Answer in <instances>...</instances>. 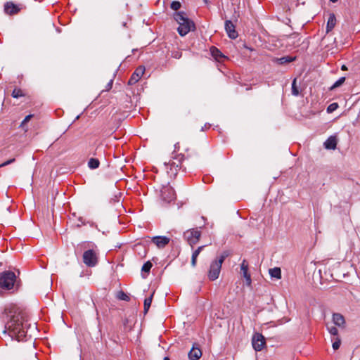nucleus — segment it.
Here are the masks:
<instances>
[{
  "label": "nucleus",
  "mask_w": 360,
  "mask_h": 360,
  "mask_svg": "<svg viewBox=\"0 0 360 360\" xmlns=\"http://www.w3.org/2000/svg\"><path fill=\"white\" fill-rule=\"evenodd\" d=\"M98 250L97 249H89L84 252L82 261L88 267H94L98 264Z\"/></svg>",
  "instance_id": "nucleus-5"
},
{
  "label": "nucleus",
  "mask_w": 360,
  "mask_h": 360,
  "mask_svg": "<svg viewBox=\"0 0 360 360\" xmlns=\"http://www.w3.org/2000/svg\"><path fill=\"white\" fill-rule=\"evenodd\" d=\"M210 53L213 58L218 62H221L226 58L216 46L210 47Z\"/></svg>",
  "instance_id": "nucleus-16"
},
{
  "label": "nucleus",
  "mask_w": 360,
  "mask_h": 360,
  "mask_svg": "<svg viewBox=\"0 0 360 360\" xmlns=\"http://www.w3.org/2000/svg\"><path fill=\"white\" fill-rule=\"evenodd\" d=\"M244 278H245L246 280V284L248 286H250L251 285V283H252V280H251V276H250V274H248L246 276H244Z\"/></svg>",
  "instance_id": "nucleus-36"
},
{
  "label": "nucleus",
  "mask_w": 360,
  "mask_h": 360,
  "mask_svg": "<svg viewBox=\"0 0 360 360\" xmlns=\"http://www.w3.org/2000/svg\"><path fill=\"white\" fill-rule=\"evenodd\" d=\"M4 314L6 317L4 332L13 339L23 340L30 327L27 312L16 304H9L6 306Z\"/></svg>",
  "instance_id": "nucleus-1"
},
{
  "label": "nucleus",
  "mask_w": 360,
  "mask_h": 360,
  "mask_svg": "<svg viewBox=\"0 0 360 360\" xmlns=\"http://www.w3.org/2000/svg\"><path fill=\"white\" fill-rule=\"evenodd\" d=\"M229 255V251H224L219 257L212 262L208 271V278L210 281H215L219 278L221 265Z\"/></svg>",
  "instance_id": "nucleus-4"
},
{
  "label": "nucleus",
  "mask_w": 360,
  "mask_h": 360,
  "mask_svg": "<svg viewBox=\"0 0 360 360\" xmlns=\"http://www.w3.org/2000/svg\"><path fill=\"white\" fill-rule=\"evenodd\" d=\"M24 6L22 4H15L12 1H7L4 4V12L9 15H13L18 13Z\"/></svg>",
  "instance_id": "nucleus-7"
},
{
  "label": "nucleus",
  "mask_w": 360,
  "mask_h": 360,
  "mask_svg": "<svg viewBox=\"0 0 360 360\" xmlns=\"http://www.w3.org/2000/svg\"><path fill=\"white\" fill-rule=\"evenodd\" d=\"M32 116H33L32 115H27V116L25 117V119L22 120V122H21L20 126H21V127H24V125L31 120V118L32 117Z\"/></svg>",
  "instance_id": "nucleus-34"
},
{
  "label": "nucleus",
  "mask_w": 360,
  "mask_h": 360,
  "mask_svg": "<svg viewBox=\"0 0 360 360\" xmlns=\"http://www.w3.org/2000/svg\"><path fill=\"white\" fill-rule=\"evenodd\" d=\"M269 274L272 278L280 279L281 278V270L279 267H274L269 269Z\"/></svg>",
  "instance_id": "nucleus-22"
},
{
  "label": "nucleus",
  "mask_w": 360,
  "mask_h": 360,
  "mask_svg": "<svg viewBox=\"0 0 360 360\" xmlns=\"http://www.w3.org/2000/svg\"><path fill=\"white\" fill-rule=\"evenodd\" d=\"M202 351L198 344H194L188 356L190 360H198L202 356Z\"/></svg>",
  "instance_id": "nucleus-12"
},
{
  "label": "nucleus",
  "mask_w": 360,
  "mask_h": 360,
  "mask_svg": "<svg viewBox=\"0 0 360 360\" xmlns=\"http://www.w3.org/2000/svg\"><path fill=\"white\" fill-rule=\"evenodd\" d=\"M336 18L334 13H330L327 22V32L330 31L335 25Z\"/></svg>",
  "instance_id": "nucleus-19"
},
{
  "label": "nucleus",
  "mask_w": 360,
  "mask_h": 360,
  "mask_svg": "<svg viewBox=\"0 0 360 360\" xmlns=\"http://www.w3.org/2000/svg\"><path fill=\"white\" fill-rule=\"evenodd\" d=\"M184 158V155H178L174 160H171L169 162L170 170L172 173L176 174V172L180 169L182 167V160Z\"/></svg>",
  "instance_id": "nucleus-11"
},
{
  "label": "nucleus",
  "mask_w": 360,
  "mask_h": 360,
  "mask_svg": "<svg viewBox=\"0 0 360 360\" xmlns=\"http://www.w3.org/2000/svg\"><path fill=\"white\" fill-rule=\"evenodd\" d=\"M122 26H123L124 27H127V22H122Z\"/></svg>",
  "instance_id": "nucleus-40"
},
{
  "label": "nucleus",
  "mask_w": 360,
  "mask_h": 360,
  "mask_svg": "<svg viewBox=\"0 0 360 360\" xmlns=\"http://www.w3.org/2000/svg\"><path fill=\"white\" fill-rule=\"evenodd\" d=\"M328 329L329 333L333 336H336L338 333V330L335 326L328 327Z\"/></svg>",
  "instance_id": "nucleus-32"
},
{
  "label": "nucleus",
  "mask_w": 360,
  "mask_h": 360,
  "mask_svg": "<svg viewBox=\"0 0 360 360\" xmlns=\"http://www.w3.org/2000/svg\"><path fill=\"white\" fill-rule=\"evenodd\" d=\"M174 18L179 24L177 31L181 36H185L190 31L195 30V24L187 17L186 13L183 11L176 12L174 14Z\"/></svg>",
  "instance_id": "nucleus-2"
},
{
  "label": "nucleus",
  "mask_w": 360,
  "mask_h": 360,
  "mask_svg": "<svg viewBox=\"0 0 360 360\" xmlns=\"http://www.w3.org/2000/svg\"><path fill=\"white\" fill-rule=\"evenodd\" d=\"M201 236V231L198 229H191L184 233V238L193 248V245L198 243Z\"/></svg>",
  "instance_id": "nucleus-6"
},
{
  "label": "nucleus",
  "mask_w": 360,
  "mask_h": 360,
  "mask_svg": "<svg viewBox=\"0 0 360 360\" xmlns=\"http://www.w3.org/2000/svg\"><path fill=\"white\" fill-rule=\"evenodd\" d=\"M333 321L335 325L338 326H343L345 323L344 316L338 313L333 314Z\"/></svg>",
  "instance_id": "nucleus-17"
},
{
  "label": "nucleus",
  "mask_w": 360,
  "mask_h": 360,
  "mask_svg": "<svg viewBox=\"0 0 360 360\" xmlns=\"http://www.w3.org/2000/svg\"><path fill=\"white\" fill-rule=\"evenodd\" d=\"M172 56L175 58H179L181 56V53L179 52V51H176V52L172 53Z\"/></svg>",
  "instance_id": "nucleus-37"
},
{
  "label": "nucleus",
  "mask_w": 360,
  "mask_h": 360,
  "mask_svg": "<svg viewBox=\"0 0 360 360\" xmlns=\"http://www.w3.org/2000/svg\"><path fill=\"white\" fill-rule=\"evenodd\" d=\"M338 108V104L337 103H333L330 104L327 108V112L331 113L337 110Z\"/></svg>",
  "instance_id": "nucleus-29"
},
{
  "label": "nucleus",
  "mask_w": 360,
  "mask_h": 360,
  "mask_svg": "<svg viewBox=\"0 0 360 360\" xmlns=\"http://www.w3.org/2000/svg\"><path fill=\"white\" fill-rule=\"evenodd\" d=\"M170 7L174 11H178L181 8V3L177 1H174L172 2Z\"/></svg>",
  "instance_id": "nucleus-31"
},
{
  "label": "nucleus",
  "mask_w": 360,
  "mask_h": 360,
  "mask_svg": "<svg viewBox=\"0 0 360 360\" xmlns=\"http://www.w3.org/2000/svg\"><path fill=\"white\" fill-rule=\"evenodd\" d=\"M338 139L335 136H330L323 143V146L327 150H335L337 147Z\"/></svg>",
  "instance_id": "nucleus-15"
},
{
  "label": "nucleus",
  "mask_w": 360,
  "mask_h": 360,
  "mask_svg": "<svg viewBox=\"0 0 360 360\" xmlns=\"http://www.w3.org/2000/svg\"><path fill=\"white\" fill-rule=\"evenodd\" d=\"M345 81V77H340L338 80H337L334 84L332 86L331 89H335V88H337L340 86H341L344 82Z\"/></svg>",
  "instance_id": "nucleus-30"
},
{
  "label": "nucleus",
  "mask_w": 360,
  "mask_h": 360,
  "mask_svg": "<svg viewBox=\"0 0 360 360\" xmlns=\"http://www.w3.org/2000/svg\"><path fill=\"white\" fill-rule=\"evenodd\" d=\"M15 161V158H12V159H10L6 162H4V163L1 164L0 165V167H5L6 165H8L13 162H14Z\"/></svg>",
  "instance_id": "nucleus-35"
},
{
  "label": "nucleus",
  "mask_w": 360,
  "mask_h": 360,
  "mask_svg": "<svg viewBox=\"0 0 360 360\" xmlns=\"http://www.w3.org/2000/svg\"><path fill=\"white\" fill-rule=\"evenodd\" d=\"M153 264L150 261L146 262L142 266V276L146 278L149 274L150 269L152 268Z\"/></svg>",
  "instance_id": "nucleus-21"
},
{
  "label": "nucleus",
  "mask_w": 360,
  "mask_h": 360,
  "mask_svg": "<svg viewBox=\"0 0 360 360\" xmlns=\"http://www.w3.org/2000/svg\"><path fill=\"white\" fill-rule=\"evenodd\" d=\"M225 29L230 38L236 39L238 37V33L235 30V25L231 20H226L225 22Z\"/></svg>",
  "instance_id": "nucleus-14"
},
{
  "label": "nucleus",
  "mask_w": 360,
  "mask_h": 360,
  "mask_svg": "<svg viewBox=\"0 0 360 360\" xmlns=\"http://www.w3.org/2000/svg\"><path fill=\"white\" fill-rule=\"evenodd\" d=\"M20 282L16 280V276L11 271H4L0 273V288L5 290H18Z\"/></svg>",
  "instance_id": "nucleus-3"
},
{
  "label": "nucleus",
  "mask_w": 360,
  "mask_h": 360,
  "mask_svg": "<svg viewBox=\"0 0 360 360\" xmlns=\"http://www.w3.org/2000/svg\"><path fill=\"white\" fill-rule=\"evenodd\" d=\"M161 198L162 200L170 202L175 200L176 194L174 190L169 185L165 186L161 189Z\"/></svg>",
  "instance_id": "nucleus-8"
},
{
  "label": "nucleus",
  "mask_w": 360,
  "mask_h": 360,
  "mask_svg": "<svg viewBox=\"0 0 360 360\" xmlns=\"http://www.w3.org/2000/svg\"><path fill=\"white\" fill-rule=\"evenodd\" d=\"M144 72H145V67L144 66L138 67L135 70V71L134 72V73L132 74L131 77L129 78V79L128 81V84L134 85V84H136L141 79V77L144 74Z\"/></svg>",
  "instance_id": "nucleus-10"
},
{
  "label": "nucleus",
  "mask_w": 360,
  "mask_h": 360,
  "mask_svg": "<svg viewBox=\"0 0 360 360\" xmlns=\"http://www.w3.org/2000/svg\"><path fill=\"white\" fill-rule=\"evenodd\" d=\"M340 346V340L338 338H336L335 340L333 343V348L334 350H337L339 349Z\"/></svg>",
  "instance_id": "nucleus-33"
},
{
  "label": "nucleus",
  "mask_w": 360,
  "mask_h": 360,
  "mask_svg": "<svg viewBox=\"0 0 360 360\" xmlns=\"http://www.w3.org/2000/svg\"><path fill=\"white\" fill-rule=\"evenodd\" d=\"M240 269H241V271L243 274V276L249 274L248 273V265L246 262L245 260H243L242 264H241V266H240Z\"/></svg>",
  "instance_id": "nucleus-28"
},
{
  "label": "nucleus",
  "mask_w": 360,
  "mask_h": 360,
  "mask_svg": "<svg viewBox=\"0 0 360 360\" xmlns=\"http://www.w3.org/2000/svg\"><path fill=\"white\" fill-rule=\"evenodd\" d=\"M299 94V89L297 86V78H295L292 83V94L294 96H298Z\"/></svg>",
  "instance_id": "nucleus-27"
},
{
  "label": "nucleus",
  "mask_w": 360,
  "mask_h": 360,
  "mask_svg": "<svg viewBox=\"0 0 360 360\" xmlns=\"http://www.w3.org/2000/svg\"><path fill=\"white\" fill-rule=\"evenodd\" d=\"M151 240L158 248H163L169 243L170 239L166 236H155Z\"/></svg>",
  "instance_id": "nucleus-13"
},
{
  "label": "nucleus",
  "mask_w": 360,
  "mask_h": 360,
  "mask_svg": "<svg viewBox=\"0 0 360 360\" xmlns=\"http://www.w3.org/2000/svg\"><path fill=\"white\" fill-rule=\"evenodd\" d=\"M342 70H347L346 66H345V65H342Z\"/></svg>",
  "instance_id": "nucleus-41"
},
{
  "label": "nucleus",
  "mask_w": 360,
  "mask_h": 360,
  "mask_svg": "<svg viewBox=\"0 0 360 360\" xmlns=\"http://www.w3.org/2000/svg\"><path fill=\"white\" fill-rule=\"evenodd\" d=\"M112 83H113V80H112V79H111V80L108 83V84H107V86H106V90H107V91L110 90V89L112 88Z\"/></svg>",
  "instance_id": "nucleus-38"
},
{
  "label": "nucleus",
  "mask_w": 360,
  "mask_h": 360,
  "mask_svg": "<svg viewBox=\"0 0 360 360\" xmlns=\"http://www.w3.org/2000/svg\"><path fill=\"white\" fill-rule=\"evenodd\" d=\"M153 295L146 298L144 300V313L146 314L151 305Z\"/></svg>",
  "instance_id": "nucleus-26"
},
{
  "label": "nucleus",
  "mask_w": 360,
  "mask_h": 360,
  "mask_svg": "<svg viewBox=\"0 0 360 360\" xmlns=\"http://www.w3.org/2000/svg\"><path fill=\"white\" fill-rule=\"evenodd\" d=\"M99 165H100L99 160L96 158H91L88 162V166L89 167V168H91L92 169L98 168L99 167Z\"/></svg>",
  "instance_id": "nucleus-23"
},
{
  "label": "nucleus",
  "mask_w": 360,
  "mask_h": 360,
  "mask_svg": "<svg viewBox=\"0 0 360 360\" xmlns=\"http://www.w3.org/2000/svg\"><path fill=\"white\" fill-rule=\"evenodd\" d=\"M205 4L208 3V0H203Z\"/></svg>",
  "instance_id": "nucleus-43"
},
{
  "label": "nucleus",
  "mask_w": 360,
  "mask_h": 360,
  "mask_svg": "<svg viewBox=\"0 0 360 360\" xmlns=\"http://www.w3.org/2000/svg\"><path fill=\"white\" fill-rule=\"evenodd\" d=\"M252 344L256 351H261L266 344L265 338L262 334L255 333L252 337Z\"/></svg>",
  "instance_id": "nucleus-9"
},
{
  "label": "nucleus",
  "mask_w": 360,
  "mask_h": 360,
  "mask_svg": "<svg viewBox=\"0 0 360 360\" xmlns=\"http://www.w3.org/2000/svg\"><path fill=\"white\" fill-rule=\"evenodd\" d=\"M117 298L120 300H124L127 302L130 300V297L122 290H120L117 292Z\"/></svg>",
  "instance_id": "nucleus-24"
},
{
  "label": "nucleus",
  "mask_w": 360,
  "mask_h": 360,
  "mask_svg": "<svg viewBox=\"0 0 360 360\" xmlns=\"http://www.w3.org/2000/svg\"><path fill=\"white\" fill-rule=\"evenodd\" d=\"M163 360H170V359H169V357L166 356V357H165V358H164V359H163Z\"/></svg>",
  "instance_id": "nucleus-42"
},
{
  "label": "nucleus",
  "mask_w": 360,
  "mask_h": 360,
  "mask_svg": "<svg viewBox=\"0 0 360 360\" xmlns=\"http://www.w3.org/2000/svg\"><path fill=\"white\" fill-rule=\"evenodd\" d=\"M34 359H35V360H37L36 356L34 357Z\"/></svg>",
  "instance_id": "nucleus-44"
},
{
  "label": "nucleus",
  "mask_w": 360,
  "mask_h": 360,
  "mask_svg": "<svg viewBox=\"0 0 360 360\" xmlns=\"http://www.w3.org/2000/svg\"><path fill=\"white\" fill-rule=\"evenodd\" d=\"M210 127H211V124H205L204 125V127H202L201 130H202V131L207 130V129H210Z\"/></svg>",
  "instance_id": "nucleus-39"
},
{
  "label": "nucleus",
  "mask_w": 360,
  "mask_h": 360,
  "mask_svg": "<svg viewBox=\"0 0 360 360\" xmlns=\"http://www.w3.org/2000/svg\"><path fill=\"white\" fill-rule=\"evenodd\" d=\"M11 96L13 98H18L20 97L24 96L25 94H23L22 89L15 88L13 89Z\"/></svg>",
  "instance_id": "nucleus-25"
},
{
  "label": "nucleus",
  "mask_w": 360,
  "mask_h": 360,
  "mask_svg": "<svg viewBox=\"0 0 360 360\" xmlns=\"http://www.w3.org/2000/svg\"><path fill=\"white\" fill-rule=\"evenodd\" d=\"M204 248L205 245L200 246L193 252L191 258V265L193 266H195L197 262V257Z\"/></svg>",
  "instance_id": "nucleus-20"
},
{
  "label": "nucleus",
  "mask_w": 360,
  "mask_h": 360,
  "mask_svg": "<svg viewBox=\"0 0 360 360\" xmlns=\"http://www.w3.org/2000/svg\"><path fill=\"white\" fill-rule=\"evenodd\" d=\"M295 59H296L295 56H283V57H281L279 58H276L275 61H276L280 65H284V64L292 62V61L295 60Z\"/></svg>",
  "instance_id": "nucleus-18"
}]
</instances>
